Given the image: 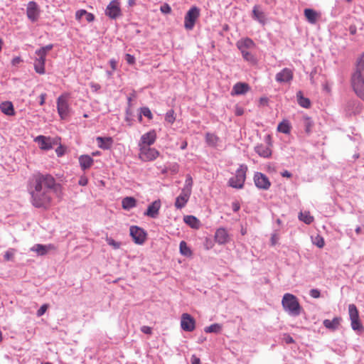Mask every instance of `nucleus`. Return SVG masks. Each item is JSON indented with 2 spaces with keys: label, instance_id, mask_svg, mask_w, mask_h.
<instances>
[{
  "label": "nucleus",
  "instance_id": "nucleus-1",
  "mask_svg": "<svg viewBox=\"0 0 364 364\" xmlns=\"http://www.w3.org/2000/svg\"><path fill=\"white\" fill-rule=\"evenodd\" d=\"M56 185L55 178L50 174H33L28 181V191L32 205L36 208H47L51 202L52 190Z\"/></svg>",
  "mask_w": 364,
  "mask_h": 364
},
{
  "label": "nucleus",
  "instance_id": "nucleus-2",
  "mask_svg": "<svg viewBox=\"0 0 364 364\" xmlns=\"http://www.w3.org/2000/svg\"><path fill=\"white\" fill-rule=\"evenodd\" d=\"M352 85L356 95L364 100V53L359 58L356 70L352 76Z\"/></svg>",
  "mask_w": 364,
  "mask_h": 364
},
{
  "label": "nucleus",
  "instance_id": "nucleus-3",
  "mask_svg": "<svg viewBox=\"0 0 364 364\" xmlns=\"http://www.w3.org/2000/svg\"><path fill=\"white\" fill-rule=\"evenodd\" d=\"M282 304L285 311L289 315L297 316L300 315L301 306L296 296L287 293L283 296Z\"/></svg>",
  "mask_w": 364,
  "mask_h": 364
},
{
  "label": "nucleus",
  "instance_id": "nucleus-4",
  "mask_svg": "<svg viewBox=\"0 0 364 364\" xmlns=\"http://www.w3.org/2000/svg\"><path fill=\"white\" fill-rule=\"evenodd\" d=\"M247 171V166L245 164H241L235 172V175L230 178L228 184L230 186L241 189L244 186L246 179V173Z\"/></svg>",
  "mask_w": 364,
  "mask_h": 364
},
{
  "label": "nucleus",
  "instance_id": "nucleus-5",
  "mask_svg": "<svg viewBox=\"0 0 364 364\" xmlns=\"http://www.w3.org/2000/svg\"><path fill=\"white\" fill-rule=\"evenodd\" d=\"M57 109L62 119H65L69 116L70 107L67 96L60 95L57 99Z\"/></svg>",
  "mask_w": 364,
  "mask_h": 364
},
{
  "label": "nucleus",
  "instance_id": "nucleus-6",
  "mask_svg": "<svg viewBox=\"0 0 364 364\" xmlns=\"http://www.w3.org/2000/svg\"><path fill=\"white\" fill-rule=\"evenodd\" d=\"M348 313L351 321V327L354 331H361L363 327L359 319V314L357 307L355 304H350L348 306Z\"/></svg>",
  "mask_w": 364,
  "mask_h": 364
},
{
  "label": "nucleus",
  "instance_id": "nucleus-7",
  "mask_svg": "<svg viewBox=\"0 0 364 364\" xmlns=\"http://www.w3.org/2000/svg\"><path fill=\"white\" fill-rule=\"evenodd\" d=\"M159 156V152L154 148L139 147V158L144 161H150L156 159Z\"/></svg>",
  "mask_w": 364,
  "mask_h": 364
},
{
  "label": "nucleus",
  "instance_id": "nucleus-8",
  "mask_svg": "<svg viewBox=\"0 0 364 364\" xmlns=\"http://www.w3.org/2000/svg\"><path fill=\"white\" fill-rule=\"evenodd\" d=\"M105 14L112 19H116L122 15L119 0H112L107 5Z\"/></svg>",
  "mask_w": 364,
  "mask_h": 364
},
{
  "label": "nucleus",
  "instance_id": "nucleus-9",
  "mask_svg": "<svg viewBox=\"0 0 364 364\" xmlns=\"http://www.w3.org/2000/svg\"><path fill=\"white\" fill-rule=\"evenodd\" d=\"M130 235L136 244L142 245L146 238L145 231L137 226H132L130 228Z\"/></svg>",
  "mask_w": 364,
  "mask_h": 364
},
{
  "label": "nucleus",
  "instance_id": "nucleus-10",
  "mask_svg": "<svg viewBox=\"0 0 364 364\" xmlns=\"http://www.w3.org/2000/svg\"><path fill=\"white\" fill-rule=\"evenodd\" d=\"M181 327L183 331L191 332L196 328V321L190 314H183L181 319Z\"/></svg>",
  "mask_w": 364,
  "mask_h": 364
},
{
  "label": "nucleus",
  "instance_id": "nucleus-11",
  "mask_svg": "<svg viewBox=\"0 0 364 364\" xmlns=\"http://www.w3.org/2000/svg\"><path fill=\"white\" fill-rule=\"evenodd\" d=\"M156 139V134L154 130L145 133L141 136L139 147H148L154 144Z\"/></svg>",
  "mask_w": 364,
  "mask_h": 364
},
{
  "label": "nucleus",
  "instance_id": "nucleus-12",
  "mask_svg": "<svg viewBox=\"0 0 364 364\" xmlns=\"http://www.w3.org/2000/svg\"><path fill=\"white\" fill-rule=\"evenodd\" d=\"M254 181L255 186L263 190H267L271 186V183L268 178L262 173H256L254 176Z\"/></svg>",
  "mask_w": 364,
  "mask_h": 364
},
{
  "label": "nucleus",
  "instance_id": "nucleus-13",
  "mask_svg": "<svg viewBox=\"0 0 364 364\" xmlns=\"http://www.w3.org/2000/svg\"><path fill=\"white\" fill-rule=\"evenodd\" d=\"M293 71L287 68H284L276 75L275 79L278 82H290L293 79Z\"/></svg>",
  "mask_w": 364,
  "mask_h": 364
},
{
  "label": "nucleus",
  "instance_id": "nucleus-14",
  "mask_svg": "<svg viewBox=\"0 0 364 364\" xmlns=\"http://www.w3.org/2000/svg\"><path fill=\"white\" fill-rule=\"evenodd\" d=\"M161 208L160 200H156L151 203L147 208L144 215L151 218H156L159 215V211Z\"/></svg>",
  "mask_w": 364,
  "mask_h": 364
},
{
  "label": "nucleus",
  "instance_id": "nucleus-15",
  "mask_svg": "<svg viewBox=\"0 0 364 364\" xmlns=\"http://www.w3.org/2000/svg\"><path fill=\"white\" fill-rule=\"evenodd\" d=\"M39 7L34 1H30L27 6V16L32 21H36L39 15Z\"/></svg>",
  "mask_w": 364,
  "mask_h": 364
},
{
  "label": "nucleus",
  "instance_id": "nucleus-16",
  "mask_svg": "<svg viewBox=\"0 0 364 364\" xmlns=\"http://www.w3.org/2000/svg\"><path fill=\"white\" fill-rule=\"evenodd\" d=\"M191 193L186 190H182L181 194L176 198L175 202V206L178 209L183 208L190 198Z\"/></svg>",
  "mask_w": 364,
  "mask_h": 364
},
{
  "label": "nucleus",
  "instance_id": "nucleus-17",
  "mask_svg": "<svg viewBox=\"0 0 364 364\" xmlns=\"http://www.w3.org/2000/svg\"><path fill=\"white\" fill-rule=\"evenodd\" d=\"M250 90V86L245 82H237L232 87L231 95H244Z\"/></svg>",
  "mask_w": 364,
  "mask_h": 364
},
{
  "label": "nucleus",
  "instance_id": "nucleus-18",
  "mask_svg": "<svg viewBox=\"0 0 364 364\" xmlns=\"http://www.w3.org/2000/svg\"><path fill=\"white\" fill-rule=\"evenodd\" d=\"M200 15V9L196 6L191 7L185 16V23H195Z\"/></svg>",
  "mask_w": 364,
  "mask_h": 364
},
{
  "label": "nucleus",
  "instance_id": "nucleus-19",
  "mask_svg": "<svg viewBox=\"0 0 364 364\" xmlns=\"http://www.w3.org/2000/svg\"><path fill=\"white\" fill-rule=\"evenodd\" d=\"M215 241L220 245L225 244L229 240V236L225 229L219 228L216 230L215 235Z\"/></svg>",
  "mask_w": 364,
  "mask_h": 364
},
{
  "label": "nucleus",
  "instance_id": "nucleus-20",
  "mask_svg": "<svg viewBox=\"0 0 364 364\" xmlns=\"http://www.w3.org/2000/svg\"><path fill=\"white\" fill-rule=\"evenodd\" d=\"M304 16L306 20L310 23H315L321 20V13H318L311 9H306L304 10Z\"/></svg>",
  "mask_w": 364,
  "mask_h": 364
},
{
  "label": "nucleus",
  "instance_id": "nucleus-21",
  "mask_svg": "<svg viewBox=\"0 0 364 364\" xmlns=\"http://www.w3.org/2000/svg\"><path fill=\"white\" fill-rule=\"evenodd\" d=\"M75 18L77 21H86L87 22L93 21L95 16L92 14L87 12L84 9L79 10L75 14Z\"/></svg>",
  "mask_w": 364,
  "mask_h": 364
},
{
  "label": "nucleus",
  "instance_id": "nucleus-22",
  "mask_svg": "<svg viewBox=\"0 0 364 364\" xmlns=\"http://www.w3.org/2000/svg\"><path fill=\"white\" fill-rule=\"evenodd\" d=\"M237 47L240 51L251 50L255 47V43L250 38H246L238 41L237 42Z\"/></svg>",
  "mask_w": 364,
  "mask_h": 364
},
{
  "label": "nucleus",
  "instance_id": "nucleus-23",
  "mask_svg": "<svg viewBox=\"0 0 364 364\" xmlns=\"http://www.w3.org/2000/svg\"><path fill=\"white\" fill-rule=\"evenodd\" d=\"M53 249L52 245H44L41 244L35 245L31 248V251L36 252L38 255L43 256L46 255L49 250Z\"/></svg>",
  "mask_w": 364,
  "mask_h": 364
},
{
  "label": "nucleus",
  "instance_id": "nucleus-24",
  "mask_svg": "<svg viewBox=\"0 0 364 364\" xmlns=\"http://www.w3.org/2000/svg\"><path fill=\"white\" fill-rule=\"evenodd\" d=\"M98 146L102 149H109L112 145L113 140L111 137L97 136L96 139Z\"/></svg>",
  "mask_w": 364,
  "mask_h": 364
},
{
  "label": "nucleus",
  "instance_id": "nucleus-25",
  "mask_svg": "<svg viewBox=\"0 0 364 364\" xmlns=\"http://www.w3.org/2000/svg\"><path fill=\"white\" fill-rule=\"evenodd\" d=\"M341 318L339 317H335L333 320L325 319L323 322V326L331 331L337 329L340 325Z\"/></svg>",
  "mask_w": 364,
  "mask_h": 364
},
{
  "label": "nucleus",
  "instance_id": "nucleus-26",
  "mask_svg": "<svg viewBox=\"0 0 364 364\" xmlns=\"http://www.w3.org/2000/svg\"><path fill=\"white\" fill-rule=\"evenodd\" d=\"M80 167L82 170L90 168L93 164V159L88 155H82L79 158Z\"/></svg>",
  "mask_w": 364,
  "mask_h": 364
},
{
  "label": "nucleus",
  "instance_id": "nucleus-27",
  "mask_svg": "<svg viewBox=\"0 0 364 364\" xmlns=\"http://www.w3.org/2000/svg\"><path fill=\"white\" fill-rule=\"evenodd\" d=\"M136 205V200L134 197H125L122 199V206L123 209L129 210Z\"/></svg>",
  "mask_w": 364,
  "mask_h": 364
},
{
  "label": "nucleus",
  "instance_id": "nucleus-28",
  "mask_svg": "<svg viewBox=\"0 0 364 364\" xmlns=\"http://www.w3.org/2000/svg\"><path fill=\"white\" fill-rule=\"evenodd\" d=\"M45 61H46V60H44L42 58H37L35 60V62H34V69H35V71L37 73L43 75V74H44L46 73V70H45Z\"/></svg>",
  "mask_w": 364,
  "mask_h": 364
},
{
  "label": "nucleus",
  "instance_id": "nucleus-29",
  "mask_svg": "<svg viewBox=\"0 0 364 364\" xmlns=\"http://www.w3.org/2000/svg\"><path fill=\"white\" fill-rule=\"evenodd\" d=\"M183 220L192 228L198 229L200 227V221L193 215H186L184 217Z\"/></svg>",
  "mask_w": 364,
  "mask_h": 364
},
{
  "label": "nucleus",
  "instance_id": "nucleus-30",
  "mask_svg": "<svg viewBox=\"0 0 364 364\" xmlns=\"http://www.w3.org/2000/svg\"><path fill=\"white\" fill-rule=\"evenodd\" d=\"M36 141L38 143L42 149H51V144L49 141V139L44 136H38L36 138Z\"/></svg>",
  "mask_w": 364,
  "mask_h": 364
},
{
  "label": "nucleus",
  "instance_id": "nucleus-31",
  "mask_svg": "<svg viewBox=\"0 0 364 364\" xmlns=\"http://www.w3.org/2000/svg\"><path fill=\"white\" fill-rule=\"evenodd\" d=\"M0 109L5 114L11 116L14 114L13 105L10 102H2L0 105Z\"/></svg>",
  "mask_w": 364,
  "mask_h": 364
},
{
  "label": "nucleus",
  "instance_id": "nucleus-32",
  "mask_svg": "<svg viewBox=\"0 0 364 364\" xmlns=\"http://www.w3.org/2000/svg\"><path fill=\"white\" fill-rule=\"evenodd\" d=\"M253 16H254V20L257 21L260 23H262L265 20L264 14L261 10L260 6H255L253 8Z\"/></svg>",
  "mask_w": 364,
  "mask_h": 364
},
{
  "label": "nucleus",
  "instance_id": "nucleus-33",
  "mask_svg": "<svg viewBox=\"0 0 364 364\" xmlns=\"http://www.w3.org/2000/svg\"><path fill=\"white\" fill-rule=\"evenodd\" d=\"M297 102L299 105L304 108H309L311 102L309 99L304 97L301 91H299L296 93Z\"/></svg>",
  "mask_w": 364,
  "mask_h": 364
},
{
  "label": "nucleus",
  "instance_id": "nucleus-34",
  "mask_svg": "<svg viewBox=\"0 0 364 364\" xmlns=\"http://www.w3.org/2000/svg\"><path fill=\"white\" fill-rule=\"evenodd\" d=\"M291 124L288 120H283L277 127V131L284 134H289L291 132Z\"/></svg>",
  "mask_w": 364,
  "mask_h": 364
},
{
  "label": "nucleus",
  "instance_id": "nucleus-35",
  "mask_svg": "<svg viewBox=\"0 0 364 364\" xmlns=\"http://www.w3.org/2000/svg\"><path fill=\"white\" fill-rule=\"evenodd\" d=\"M255 151L262 157H269L271 155L270 149L263 145H258L255 147Z\"/></svg>",
  "mask_w": 364,
  "mask_h": 364
},
{
  "label": "nucleus",
  "instance_id": "nucleus-36",
  "mask_svg": "<svg viewBox=\"0 0 364 364\" xmlns=\"http://www.w3.org/2000/svg\"><path fill=\"white\" fill-rule=\"evenodd\" d=\"M205 140L208 145L215 146L218 144L219 138L214 134L207 133L205 134Z\"/></svg>",
  "mask_w": 364,
  "mask_h": 364
},
{
  "label": "nucleus",
  "instance_id": "nucleus-37",
  "mask_svg": "<svg viewBox=\"0 0 364 364\" xmlns=\"http://www.w3.org/2000/svg\"><path fill=\"white\" fill-rule=\"evenodd\" d=\"M180 252L182 255L190 257L192 255L191 249L188 247L185 241H181L179 245Z\"/></svg>",
  "mask_w": 364,
  "mask_h": 364
},
{
  "label": "nucleus",
  "instance_id": "nucleus-38",
  "mask_svg": "<svg viewBox=\"0 0 364 364\" xmlns=\"http://www.w3.org/2000/svg\"><path fill=\"white\" fill-rule=\"evenodd\" d=\"M222 328L221 325L219 323H213L205 328V333H219Z\"/></svg>",
  "mask_w": 364,
  "mask_h": 364
},
{
  "label": "nucleus",
  "instance_id": "nucleus-39",
  "mask_svg": "<svg viewBox=\"0 0 364 364\" xmlns=\"http://www.w3.org/2000/svg\"><path fill=\"white\" fill-rule=\"evenodd\" d=\"M299 219L304 222L306 224H311L314 220V218L310 215L309 213L306 212L300 213Z\"/></svg>",
  "mask_w": 364,
  "mask_h": 364
},
{
  "label": "nucleus",
  "instance_id": "nucleus-40",
  "mask_svg": "<svg viewBox=\"0 0 364 364\" xmlns=\"http://www.w3.org/2000/svg\"><path fill=\"white\" fill-rule=\"evenodd\" d=\"M192 186H193V178L191 176V175L188 174L186 176L185 186L182 190H186L188 192L191 193L192 192Z\"/></svg>",
  "mask_w": 364,
  "mask_h": 364
},
{
  "label": "nucleus",
  "instance_id": "nucleus-41",
  "mask_svg": "<svg viewBox=\"0 0 364 364\" xmlns=\"http://www.w3.org/2000/svg\"><path fill=\"white\" fill-rule=\"evenodd\" d=\"M243 58L248 62H254L255 57L250 52V50H244L241 51Z\"/></svg>",
  "mask_w": 364,
  "mask_h": 364
},
{
  "label": "nucleus",
  "instance_id": "nucleus-42",
  "mask_svg": "<svg viewBox=\"0 0 364 364\" xmlns=\"http://www.w3.org/2000/svg\"><path fill=\"white\" fill-rule=\"evenodd\" d=\"M313 243L319 248H322L325 245L323 238L320 235H317L313 239Z\"/></svg>",
  "mask_w": 364,
  "mask_h": 364
},
{
  "label": "nucleus",
  "instance_id": "nucleus-43",
  "mask_svg": "<svg viewBox=\"0 0 364 364\" xmlns=\"http://www.w3.org/2000/svg\"><path fill=\"white\" fill-rule=\"evenodd\" d=\"M166 121L168 123L173 124L176 119L174 116V112L173 109L169 110L166 112V117H165Z\"/></svg>",
  "mask_w": 364,
  "mask_h": 364
},
{
  "label": "nucleus",
  "instance_id": "nucleus-44",
  "mask_svg": "<svg viewBox=\"0 0 364 364\" xmlns=\"http://www.w3.org/2000/svg\"><path fill=\"white\" fill-rule=\"evenodd\" d=\"M106 241L107 244L110 246H112L114 250H117L120 247L121 243L119 242L115 241L114 239L111 237H107L106 239Z\"/></svg>",
  "mask_w": 364,
  "mask_h": 364
},
{
  "label": "nucleus",
  "instance_id": "nucleus-45",
  "mask_svg": "<svg viewBox=\"0 0 364 364\" xmlns=\"http://www.w3.org/2000/svg\"><path fill=\"white\" fill-rule=\"evenodd\" d=\"M16 250L11 248L5 252L4 259L6 261L11 260L14 258Z\"/></svg>",
  "mask_w": 364,
  "mask_h": 364
},
{
  "label": "nucleus",
  "instance_id": "nucleus-46",
  "mask_svg": "<svg viewBox=\"0 0 364 364\" xmlns=\"http://www.w3.org/2000/svg\"><path fill=\"white\" fill-rule=\"evenodd\" d=\"M141 114L149 119H151L153 118V115H152L151 112L149 107H141Z\"/></svg>",
  "mask_w": 364,
  "mask_h": 364
},
{
  "label": "nucleus",
  "instance_id": "nucleus-47",
  "mask_svg": "<svg viewBox=\"0 0 364 364\" xmlns=\"http://www.w3.org/2000/svg\"><path fill=\"white\" fill-rule=\"evenodd\" d=\"M36 54L38 56V58H42L46 60L47 52L43 49V47H41L40 49L36 51Z\"/></svg>",
  "mask_w": 364,
  "mask_h": 364
},
{
  "label": "nucleus",
  "instance_id": "nucleus-48",
  "mask_svg": "<svg viewBox=\"0 0 364 364\" xmlns=\"http://www.w3.org/2000/svg\"><path fill=\"white\" fill-rule=\"evenodd\" d=\"M48 309V305L47 304H43L42 305L40 309L37 311V316H43L45 312Z\"/></svg>",
  "mask_w": 364,
  "mask_h": 364
},
{
  "label": "nucleus",
  "instance_id": "nucleus-49",
  "mask_svg": "<svg viewBox=\"0 0 364 364\" xmlns=\"http://www.w3.org/2000/svg\"><path fill=\"white\" fill-rule=\"evenodd\" d=\"M309 294L313 298H318V297H320V295H321L319 290H318L316 289H311L310 291Z\"/></svg>",
  "mask_w": 364,
  "mask_h": 364
},
{
  "label": "nucleus",
  "instance_id": "nucleus-50",
  "mask_svg": "<svg viewBox=\"0 0 364 364\" xmlns=\"http://www.w3.org/2000/svg\"><path fill=\"white\" fill-rule=\"evenodd\" d=\"M171 7L167 4H165L161 6V11L164 14H168L171 12Z\"/></svg>",
  "mask_w": 364,
  "mask_h": 364
},
{
  "label": "nucleus",
  "instance_id": "nucleus-51",
  "mask_svg": "<svg viewBox=\"0 0 364 364\" xmlns=\"http://www.w3.org/2000/svg\"><path fill=\"white\" fill-rule=\"evenodd\" d=\"M125 59L127 60V62L130 64V65H132L135 62V58L133 55H130V54H126L125 55Z\"/></svg>",
  "mask_w": 364,
  "mask_h": 364
},
{
  "label": "nucleus",
  "instance_id": "nucleus-52",
  "mask_svg": "<svg viewBox=\"0 0 364 364\" xmlns=\"http://www.w3.org/2000/svg\"><path fill=\"white\" fill-rule=\"evenodd\" d=\"M312 126V123L310 122L309 118L305 119V127H306V132H309L311 127Z\"/></svg>",
  "mask_w": 364,
  "mask_h": 364
},
{
  "label": "nucleus",
  "instance_id": "nucleus-53",
  "mask_svg": "<svg viewBox=\"0 0 364 364\" xmlns=\"http://www.w3.org/2000/svg\"><path fill=\"white\" fill-rule=\"evenodd\" d=\"M87 182H88V180H87V177L81 176L80 178L79 179L78 183H79V185L84 186L87 184Z\"/></svg>",
  "mask_w": 364,
  "mask_h": 364
},
{
  "label": "nucleus",
  "instance_id": "nucleus-54",
  "mask_svg": "<svg viewBox=\"0 0 364 364\" xmlns=\"http://www.w3.org/2000/svg\"><path fill=\"white\" fill-rule=\"evenodd\" d=\"M141 331L146 333V334H151V328L149 326H144L141 328Z\"/></svg>",
  "mask_w": 364,
  "mask_h": 364
},
{
  "label": "nucleus",
  "instance_id": "nucleus-55",
  "mask_svg": "<svg viewBox=\"0 0 364 364\" xmlns=\"http://www.w3.org/2000/svg\"><path fill=\"white\" fill-rule=\"evenodd\" d=\"M191 364H200V360L195 355H192L191 358Z\"/></svg>",
  "mask_w": 364,
  "mask_h": 364
},
{
  "label": "nucleus",
  "instance_id": "nucleus-56",
  "mask_svg": "<svg viewBox=\"0 0 364 364\" xmlns=\"http://www.w3.org/2000/svg\"><path fill=\"white\" fill-rule=\"evenodd\" d=\"M279 240V235L277 234H273L271 237V243L272 245L277 244Z\"/></svg>",
  "mask_w": 364,
  "mask_h": 364
},
{
  "label": "nucleus",
  "instance_id": "nucleus-57",
  "mask_svg": "<svg viewBox=\"0 0 364 364\" xmlns=\"http://www.w3.org/2000/svg\"><path fill=\"white\" fill-rule=\"evenodd\" d=\"M46 98V93H42L40 95V102H39L40 105H44Z\"/></svg>",
  "mask_w": 364,
  "mask_h": 364
},
{
  "label": "nucleus",
  "instance_id": "nucleus-58",
  "mask_svg": "<svg viewBox=\"0 0 364 364\" xmlns=\"http://www.w3.org/2000/svg\"><path fill=\"white\" fill-rule=\"evenodd\" d=\"M284 340L287 343H292L294 342L293 338L289 335L285 336Z\"/></svg>",
  "mask_w": 364,
  "mask_h": 364
},
{
  "label": "nucleus",
  "instance_id": "nucleus-59",
  "mask_svg": "<svg viewBox=\"0 0 364 364\" xmlns=\"http://www.w3.org/2000/svg\"><path fill=\"white\" fill-rule=\"evenodd\" d=\"M22 61L20 57H16L12 60V65H16Z\"/></svg>",
  "mask_w": 364,
  "mask_h": 364
},
{
  "label": "nucleus",
  "instance_id": "nucleus-60",
  "mask_svg": "<svg viewBox=\"0 0 364 364\" xmlns=\"http://www.w3.org/2000/svg\"><path fill=\"white\" fill-rule=\"evenodd\" d=\"M109 64L113 70H116L117 61L114 59H111L109 60Z\"/></svg>",
  "mask_w": 364,
  "mask_h": 364
},
{
  "label": "nucleus",
  "instance_id": "nucleus-61",
  "mask_svg": "<svg viewBox=\"0 0 364 364\" xmlns=\"http://www.w3.org/2000/svg\"><path fill=\"white\" fill-rule=\"evenodd\" d=\"M244 113L243 109L242 107H236L235 114L237 116H241Z\"/></svg>",
  "mask_w": 364,
  "mask_h": 364
},
{
  "label": "nucleus",
  "instance_id": "nucleus-62",
  "mask_svg": "<svg viewBox=\"0 0 364 364\" xmlns=\"http://www.w3.org/2000/svg\"><path fill=\"white\" fill-rule=\"evenodd\" d=\"M240 204L238 203H232V210L234 212H237L240 210Z\"/></svg>",
  "mask_w": 364,
  "mask_h": 364
},
{
  "label": "nucleus",
  "instance_id": "nucleus-63",
  "mask_svg": "<svg viewBox=\"0 0 364 364\" xmlns=\"http://www.w3.org/2000/svg\"><path fill=\"white\" fill-rule=\"evenodd\" d=\"M281 175L283 177H287V178H291V173L290 172H289L288 171H283L282 173H281Z\"/></svg>",
  "mask_w": 364,
  "mask_h": 364
},
{
  "label": "nucleus",
  "instance_id": "nucleus-64",
  "mask_svg": "<svg viewBox=\"0 0 364 364\" xmlns=\"http://www.w3.org/2000/svg\"><path fill=\"white\" fill-rule=\"evenodd\" d=\"M349 31H350V34L354 35L356 33V28H355V26L351 25L349 27Z\"/></svg>",
  "mask_w": 364,
  "mask_h": 364
}]
</instances>
